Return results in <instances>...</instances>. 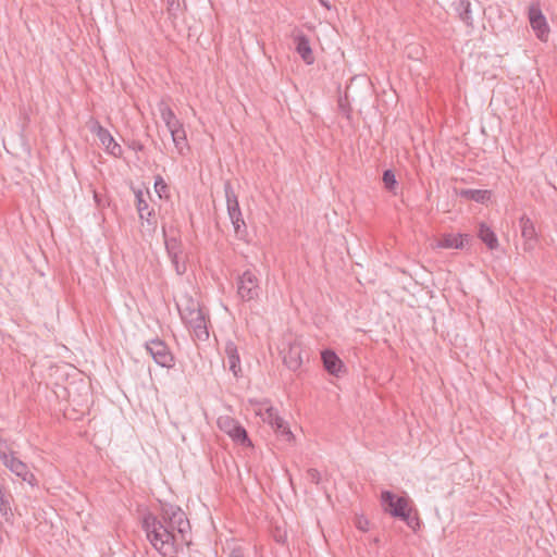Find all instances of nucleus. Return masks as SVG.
I'll return each instance as SVG.
<instances>
[{
    "mask_svg": "<svg viewBox=\"0 0 557 557\" xmlns=\"http://www.w3.org/2000/svg\"><path fill=\"white\" fill-rule=\"evenodd\" d=\"M141 528L152 547L163 557L174 556L181 543L190 545V523L186 513L175 505L161 506L160 513L147 512L143 517Z\"/></svg>",
    "mask_w": 557,
    "mask_h": 557,
    "instance_id": "1",
    "label": "nucleus"
},
{
    "mask_svg": "<svg viewBox=\"0 0 557 557\" xmlns=\"http://www.w3.org/2000/svg\"><path fill=\"white\" fill-rule=\"evenodd\" d=\"M177 310L183 323L193 333L196 339L207 341L209 338L208 320L199 301L190 296L184 295L180 302H177Z\"/></svg>",
    "mask_w": 557,
    "mask_h": 557,
    "instance_id": "2",
    "label": "nucleus"
},
{
    "mask_svg": "<svg viewBox=\"0 0 557 557\" xmlns=\"http://www.w3.org/2000/svg\"><path fill=\"white\" fill-rule=\"evenodd\" d=\"M236 286L238 297L245 302L257 300L260 296V280L251 270H246L238 276Z\"/></svg>",
    "mask_w": 557,
    "mask_h": 557,
    "instance_id": "3",
    "label": "nucleus"
},
{
    "mask_svg": "<svg viewBox=\"0 0 557 557\" xmlns=\"http://www.w3.org/2000/svg\"><path fill=\"white\" fill-rule=\"evenodd\" d=\"M164 245L166 253L178 275H182L186 272V260L182 240L180 237L174 235H168L165 228H162Z\"/></svg>",
    "mask_w": 557,
    "mask_h": 557,
    "instance_id": "4",
    "label": "nucleus"
},
{
    "mask_svg": "<svg viewBox=\"0 0 557 557\" xmlns=\"http://www.w3.org/2000/svg\"><path fill=\"white\" fill-rule=\"evenodd\" d=\"M146 195L150 197L148 190L146 191V194L141 189L135 190L136 209L138 212L139 220L141 221V225L149 233H154L158 227L157 214L154 209L149 207V203L146 199Z\"/></svg>",
    "mask_w": 557,
    "mask_h": 557,
    "instance_id": "5",
    "label": "nucleus"
},
{
    "mask_svg": "<svg viewBox=\"0 0 557 557\" xmlns=\"http://www.w3.org/2000/svg\"><path fill=\"white\" fill-rule=\"evenodd\" d=\"M216 424L219 429L227 434L233 441L244 445L252 446L245 428L234 418L230 416H221L218 418Z\"/></svg>",
    "mask_w": 557,
    "mask_h": 557,
    "instance_id": "6",
    "label": "nucleus"
},
{
    "mask_svg": "<svg viewBox=\"0 0 557 557\" xmlns=\"http://www.w3.org/2000/svg\"><path fill=\"white\" fill-rule=\"evenodd\" d=\"M145 348L154 362L163 368L171 369L175 364L174 355L165 342L154 338L145 344Z\"/></svg>",
    "mask_w": 557,
    "mask_h": 557,
    "instance_id": "7",
    "label": "nucleus"
},
{
    "mask_svg": "<svg viewBox=\"0 0 557 557\" xmlns=\"http://www.w3.org/2000/svg\"><path fill=\"white\" fill-rule=\"evenodd\" d=\"M381 502L384 510L394 518L406 519L409 508V499L406 496H397L391 491L381 493Z\"/></svg>",
    "mask_w": 557,
    "mask_h": 557,
    "instance_id": "8",
    "label": "nucleus"
},
{
    "mask_svg": "<svg viewBox=\"0 0 557 557\" xmlns=\"http://www.w3.org/2000/svg\"><path fill=\"white\" fill-rule=\"evenodd\" d=\"M90 131L96 133L101 145L104 147V149L108 153H110L111 156H113L115 158L122 156L123 149H122L121 145H119L114 140V138L112 137L110 132L107 128H104L98 121L92 122Z\"/></svg>",
    "mask_w": 557,
    "mask_h": 557,
    "instance_id": "9",
    "label": "nucleus"
},
{
    "mask_svg": "<svg viewBox=\"0 0 557 557\" xmlns=\"http://www.w3.org/2000/svg\"><path fill=\"white\" fill-rule=\"evenodd\" d=\"M529 21L537 38H540L541 40H545L549 33V28L546 22V17L542 13V10L540 9L539 4L530 5Z\"/></svg>",
    "mask_w": 557,
    "mask_h": 557,
    "instance_id": "10",
    "label": "nucleus"
},
{
    "mask_svg": "<svg viewBox=\"0 0 557 557\" xmlns=\"http://www.w3.org/2000/svg\"><path fill=\"white\" fill-rule=\"evenodd\" d=\"M4 466L12 473L18 476L22 481L28 483L30 486L37 485V479L35 474L29 470L27 463L18 459L16 456L11 458Z\"/></svg>",
    "mask_w": 557,
    "mask_h": 557,
    "instance_id": "11",
    "label": "nucleus"
},
{
    "mask_svg": "<svg viewBox=\"0 0 557 557\" xmlns=\"http://www.w3.org/2000/svg\"><path fill=\"white\" fill-rule=\"evenodd\" d=\"M224 193L230 220L242 221L243 213L239 207L238 198L230 181L224 183Z\"/></svg>",
    "mask_w": 557,
    "mask_h": 557,
    "instance_id": "12",
    "label": "nucleus"
},
{
    "mask_svg": "<svg viewBox=\"0 0 557 557\" xmlns=\"http://www.w3.org/2000/svg\"><path fill=\"white\" fill-rule=\"evenodd\" d=\"M284 364L292 371H297L302 364V348L297 342L290 343L283 357Z\"/></svg>",
    "mask_w": 557,
    "mask_h": 557,
    "instance_id": "13",
    "label": "nucleus"
},
{
    "mask_svg": "<svg viewBox=\"0 0 557 557\" xmlns=\"http://www.w3.org/2000/svg\"><path fill=\"white\" fill-rule=\"evenodd\" d=\"M224 354L228 364V370L238 377L242 372L240 357L238 348L233 341H227L224 347Z\"/></svg>",
    "mask_w": 557,
    "mask_h": 557,
    "instance_id": "14",
    "label": "nucleus"
},
{
    "mask_svg": "<svg viewBox=\"0 0 557 557\" xmlns=\"http://www.w3.org/2000/svg\"><path fill=\"white\" fill-rule=\"evenodd\" d=\"M321 360L324 369L330 374L339 376V374L343 372L344 363L333 350L324 349L321 352Z\"/></svg>",
    "mask_w": 557,
    "mask_h": 557,
    "instance_id": "15",
    "label": "nucleus"
},
{
    "mask_svg": "<svg viewBox=\"0 0 557 557\" xmlns=\"http://www.w3.org/2000/svg\"><path fill=\"white\" fill-rule=\"evenodd\" d=\"M469 239L470 236L468 234H444L436 242V247L444 249H462Z\"/></svg>",
    "mask_w": 557,
    "mask_h": 557,
    "instance_id": "16",
    "label": "nucleus"
},
{
    "mask_svg": "<svg viewBox=\"0 0 557 557\" xmlns=\"http://www.w3.org/2000/svg\"><path fill=\"white\" fill-rule=\"evenodd\" d=\"M295 49L302 61L311 65L314 63V55L310 47L309 38L305 34H298L294 37Z\"/></svg>",
    "mask_w": 557,
    "mask_h": 557,
    "instance_id": "17",
    "label": "nucleus"
},
{
    "mask_svg": "<svg viewBox=\"0 0 557 557\" xmlns=\"http://www.w3.org/2000/svg\"><path fill=\"white\" fill-rule=\"evenodd\" d=\"M521 235L524 238L523 249L525 251L533 249L536 239V232L532 221L527 216L520 218Z\"/></svg>",
    "mask_w": 557,
    "mask_h": 557,
    "instance_id": "18",
    "label": "nucleus"
},
{
    "mask_svg": "<svg viewBox=\"0 0 557 557\" xmlns=\"http://www.w3.org/2000/svg\"><path fill=\"white\" fill-rule=\"evenodd\" d=\"M158 110L169 132H172L183 125V123L176 117L175 113L165 101L159 102Z\"/></svg>",
    "mask_w": 557,
    "mask_h": 557,
    "instance_id": "19",
    "label": "nucleus"
},
{
    "mask_svg": "<svg viewBox=\"0 0 557 557\" xmlns=\"http://www.w3.org/2000/svg\"><path fill=\"white\" fill-rule=\"evenodd\" d=\"M455 12L459 18L470 28H473V17L471 3L469 0H457L453 3Z\"/></svg>",
    "mask_w": 557,
    "mask_h": 557,
    "instance_id": "20",
    "label": "nucleus"
},
{
    "mask_svg": "<svg viewBox=\"0 0 557 557\" xmlns=\"http://www.w3.org/2000/svg\"><path fill=\"white\" fill-rule=\"evenodd\" d=\"M173 144L181 156H185L189 151V145L186 136V132L184 126L182 125L178 128L170 132Z\"/></svg>",
    "mask_w": 557,
    "mask_h": 557,
    "instance_id": "21",
    "label": "nucleus"
},
{
    "mask_svg": "<svg viewBox=\"0 0 557 557\" xmlns=\"http://www.w3.org/2000/svg\"><path fill=\"white\" fill-rule=\"evenodd\" d=\"M478 237L486 245L490 250H495L498 247V239L496 234L485 223H480Z\"/></svg>",
    "mask_w": 557,
    "mask_h": 557,
    "instance_id": "22",
    "label": "nucleus"
},
{
    "mask_svg": "<svg viewBox=\"0 0 557 557\" xmlns=\"http://www.w3.org/2000/svg\"><path fill=\"white\" fill-rule=\"evenodd\" d=\"M12 495L0 487V513L7 522H12L13 511L11 508Z\"/></svg>",
    "mask_w": 557,
    "mask_h": 557,
    "instance_id": "23",
    "label": "nucleus"
},
{
    "mask_svg": "<svg viewBox=\"0 0 557 557\" xmlns=\"http://www.w3.org/2000/svg\"><path fill=\"white\" fill-rule=\"evenodd\" d=\"M460 195L463 198L473 200L479 203H484L491 197V193L488 190H483V189H462L460 191Z\"/></svg>",
    "mask_w": 557,
    "mask_h": 557,
    "instance_id": "24",
    "label": "nucleus"
},
{
    "mask_svg": "<svg viewBox=\"0 0 557 557\" xmlns=\"http://www.w3.org/2000/svg\"><path fill=\"white\" fill-rule=\"evenodd\" d=\"M263 422L269 423L272 429L276 425L277 422L281 421V417L277 414L276 410L272 406L261 407L257 411Z\"/></svg>",
    "mask_w": 557,
    "mask_h": 557,
    "instance_id": "25",
    "label": "nucleus"
},
{
    "mask_svg": "<svg viewBox=\"0 0 557 557\" xmlns=\"http://www.w3.org/2000/svg\"><path fill=\"white\" fill-rule=\"evenodd\" d=\"M154 190L158 194L160 199H169L170 198V187L165 183L163 177L160 175L156 176Z\"/></svg>",
    "mask_w": 557,
    "mask_h": 557,
    "instance_id": "26",
    "label": "nucleus"
},
{
    "mask_svg": "<svg viewBox=\"0 0 557 557\" xmlns=\"http://www.w3.org/2000/svg\"><path fill=\"white\" fill-rule=\"evenodd\" d=\"M273 429L283 440L287 442L294 441L295 436L283 418L281 419L280 422L276 423V425Z\"/></svg>",
    "mask_w": 557,
    "mask_h": 557,
    "instance_id": "27",
    "label": "nucleus"
},
{
    "mask_svg": "<svg viewBox=\"0 0 557 557\" xmlns=\"http://www.w3.org/2000/svg\"><path fill=\"white\" fill-rule=\"evenodd\" d=\"M382 181L384 183V187L388 191H392V193L396 194L395 189H396V186H397V181H396L395 173L392 170H385L383 172Z\"/></svg>",
    "mask_w": 557,
    "mask_h": 557,
    "instance_id": "28",
    "label": "nucleus"
},
{
    "mask_svg": "<svg viewBox=\"0 0 557 557\" xmlns=\"http://www.w3.org/2000/svg\"><path fill=\"white\" fill-rule=\"evenodd\" d=\"M231 222L234 226L236 237L240 240H246L248 236V230L244 218L242 216V221L232 220Z\"/></svg>",
    "mask_w": 557,
    "mask_h": 557,
    "instance_id": "29",
    "label": "nucleus"
},
{
    "mask_svg": "<svg viewBox=\"0 0 557 557\" xmlns=\"http://www.w3.org/2000/svg\"><path fill=\"white\" fill-rule=\"evenodd\" d=\"M14 456L15 453L10 449L8 443L0 438V460L3 465L8 463V461Z\"/></svg>",
    "mask_w": 557,
    "mask_h": 557,
    "instance_id": "30",
    "label": "nucleus"
},
{
    "mask_svg": "<svg viewBox=\"0 0 557 557\" xmlns=\"http://www.w3.org/2000/svg\"><path fill=\"white\" fill-rule=\"evenodd\" d=\"M306 478L308 481H310L313 484H319L321 481V474L320 472L314 468H309L306 471Z\"/></svg>",
    "mask_w": 557,
    "mask_h": 557,
    "instance_id": "31",
    "label": "nucleus"
},
{
    "mask_svg": "<svg viewBox=\"0 0 557 557\" xmlns=\"http://www.w3.org/2000/svg\"><path fill=\"white\" fill-rule=\"evenodd\" d=\"M166 10L170 16L176 17V14L180 10V1L166 0Z\"/></svg>",
    "mask_w": 557,
    "mask_h": 557,
    "instance_id": "32",
    "label": "nucleus"
},
{
    "mask_svg": "<svg viewBox=\"0 0 557 557\" xmlns=\"http://www.w3.org/2000/svg\"><path fill=\"white\" fill-rule=\"evenodd\" d=\"M403 521H405L407 523V525L413 530H416V527L419 525V520L418 518H413L410 516V509L407 511V518L406 519H401Z\"/></svg>",
    "mask_w": 557,
    "mask_h": 557,
    "instance_id": "33",
    "label": "nucleus"
},
{
    "mask_svg": "<svg viewBox=\"0 0 557 557\" xmlns=\"http://www.w3.org/2000/svg\"><path fill=\"white\" fill-rule=\"evenodd\" d=\"M232 557H242L240 552H239V550H237V549H234V550L232 552Z\"/></svg>",
    "mask_w": 557,
    "mask_h": 557,
    "instance_id": "34",
    "label": "nucleus"
},
{
    "mask_svg": "<svg viewBox=\"0 0 557 557\" xmlns=\"http://www.w3.org/2000/svg\"><path fill=\"white\" fill-rule=\"evenodd\" d=\"M321 4L327 9H330V5L327 2H325V0H320Z\"/></svg>",
    "mask_w": 557,
    "mask_h": 557,
    "instance_id": "35",
    "label": "nucleus"
},
{
    "mask_svg": "<svg viewBox=\"0 0 557 557\" xmlns=\"http://www.w3.org/2000/svg\"><path fill=\"white\" fill-rule=\"evenodd\" d=\"M358 528L361 529V530H366L364 527H363V522H361V521H359Z\"/></svg>",
    "mask_w": 557,
    "mask_h": 557,
    "instance_id": "36",
    "label": "nucleus"
}]
</instances>
